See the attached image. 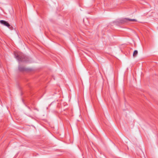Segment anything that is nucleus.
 I'll return each instance as SVG.
<instances>
[{
	"label": "nucleus",
	"instance_id": "1",
	"mask_svg": "<svg viewBox=\"0 0 158 158\" xmlns=\"http://www.w3.org/2000/svg\"><path fill=\"white\" fill-rule=\"evenodd\" d=\"M14 55L15 58L19 62L24 61L27 62L28 61V58L22 53L17 52L15 53Z\"/></svg>",
	"mask_w": 158,
	"mask_h": 158
},
{
	"label": "nucleus",
	"instance_id": "2",
	"mask_svg": "<svg viewBox=\"0 0 158 158\" xmlns=\"http://www.w3.org/2000/svg\"><path fill=\"white\" fill-rule=\"evenodd\" d=\"M130 21H136L137 20L135 19H130L128 18H123L119 20L120 23H127Z\"/></svg>",
	"mask_w": 158,
	"mask_h": 158
},
{
	"label": "nucleus",
	"instance_id": "3",
	"mask_svg": "<svg viewBox=\"0 0 158 158\" xmlns=\"http://www.w3.org/2000/svg\"><path fill=\"white\" fill-rule=\"evenodd\" d=\"M0 23L2 24L3 25H4L8 27H9L10 26V25L9 24V23L6 21L5 20H0Z\"/></svg>",
	"mask_w": 158,
	"mask_h": 158
},
{
	"label": "nucleus",
	"instance_id": "4",
	"mask_svg": "<svg viewBox=\"0 0 158 158\" xmlns=\"http://www.w3.org/2000/svg\"><path fill=\"white\" fill-rule=\"evenodd\" d=\"M138 53V51L136 50H135L133 53V56L134 57H135L136 56Z\"/></svg>",
	"mask_w": 158,
	"mask_h": 158
},
{
	"label": "nucleus",
	"instance_id": "5",
	"mask_svg": "<svg viewBox=\"0 0 158 158\" xmlns=\"http://www.w3.org/2000/svg\"><path fill=\"white\" fill-rule=\"evenodd\" d=\"M19 69L20 71H23L25 70V68L23 67H21L19 65Z\"/></svg>",
	"mask_w": 158,
	"mask_h": 158
}]
</instances>
